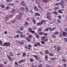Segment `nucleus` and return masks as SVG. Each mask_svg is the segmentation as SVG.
Wrapping results in <instances>:
<instances>
[{"mask_svg":"<svg viewBox=\"0 0 67 67\" xmlns=\"http://www.w3.org/2000/svg\"><path fill=\"white\" fill-rule=\"evenodd\" d=\"M45 20H41L40 23V22L38 23L37 24V26H41L44 23H45Z\"/></svg>","mask_w":67,"mask_h":67,"instance_id":"nucleus-1","label":"nucleus"},{"mask_svg":"<svg viewBox=\"0 0 67 67\" xmlns=\"http://www.w3.org/2000/svg\"><path fill=\"white\" fill-rule=\"evenodd\" d=\"M22 15V13H20L19 14V15H18L16 16V19H17L18 20H20L21 18V16Z\"/></svg>","mask_w":67,"mask_h":67,"instance_id":"nucleus-2","label":"nucleus"},{"mask_svg":"<svg viewBox=\"0 0 67 67\" xmlns=\"http://www.w3.org/2000/svg\"><path fill=\"white\" fill-rule=\"evenodd\" d=\"M45 38V36H42L41 38V40H42V41H45V42H47V41H48V40L47 39Z\"/></svg>","mask_w":67,"mask_h":67,"instance_id":"nucleus-3","label":"nucleus"},{"mask_svg":"<svg viewBox=\"0 0 67 67\" xmlns=\"http://www.w3.org/2000/svg\"><path fill=\"white\" fill-rule=\"evenodd\" d=\"M55 5L57 6V5H65V4H64V3H62L61 2H60V3H56L55 4Z\"/></svg>","mask_w":67,"mask_h":67,"instance_id":"nucleus-4","label":"nucleus"},{"mask_svg":"<svg viewBox=\"0 0 67 67\" xmlns=\"http://www.w3.org/2000/svg\"><path fill=\"white\" fill-rule=\"evenodd\" d=\"M16 32L17 33L19 34H20V35H22L23 34V32H22L21 31L19 30H16Z\"/></svg>","mask_w":67,"mask_h":67,"instance_id":"nucleus-5","label":"nucleus"},{"mask_svg":"<svg viewBox=\"0 0 67 67\" xmlns=\"http://www.w3.org/2000/svg\"><path fill=\"white\" fill-rule=\"evenodd\" d=\"M4 45H5V46H9V45H10V43L9 42L5 43H4Z\"/></svg>","mask_w":67,"mask_h":67,"instance_id":"nucleus-6","label":"nucleus"},{"mask_svg":"<svg viewBox=\"0 0 67 67\" xmlns=\"http://www.w3.org/2000/svg\"><path fill=\"white\" fill-rule=\"evenodd\" d=\"M64 10H65L64 9H63L61 10L60 9L58 10V13H59L63 14V11H64Z\"/></svg>","mask_w":67,"mask_h":67,"instance_id":"nucleus-7","label":"nucleus"},{"mask_svg":"<svg viewBox=\"0 0 67 67\" xmlns=\"http://www.w3.org/2000/svg\"><path fill=\"white\" fill-rule=\"evenodd\" d=\"M47 16V18L48 20H49L50 21H51V20H52V18H51V16L49 15H47L46 16Z\"/></svg>","mask_w":67,"mask_h":67,"instance_id":"nucleus-8","label":"nucleus"},{"mask_svg":"<svg viewBox=\"0 0 67 67\" xmlns=\"http://www.w3.org/2000/svg\"><path fill=\"white\" fill-rule=\"evenodd\" d=\"M29 30L30 32H31L32 33H35V31H32V29L31 28H29Z\"/></svg>","mask_w":67,"mask_h":67,"instance_id":"nucleus-9","label":"nucleus"},{"mask_svg":"<svg viewBox=\"0 0 67 67\" xmlns=\"http://www.w3.org/2000/svg\"><path fill=\"white\" fill-rule=\"evenodd\" d=\"M57 52H59L61 50V48L60 47H57Z\"/></svg>","mask_w":67,"mask_h":67,"instance_id":"nucleus-10","label":"nucleus"},{"mask_svg":"<svg viewBox=\"0 0 67 67\" xmlns=\"http://www.w3.org/2000/svg\"><path fill=\"white\" fill-rule=\"evenodd\" d=\"M24 29V27L23 26L20 27L19 28V30H20V31H23Z\"/></svg>","mask_w":67,"mask_h":67,"instance_id":"nucleus-11","label":"nucleus"},{"mask_svg":"<svg viewBox=\"0 0 67 67\" xmlns=\"http://www.w3.org/2000/svg\"><path fill=\"white\" fill-rule=\"evenodd\" d=\"M20 9L21 10L22 12H24V10H25V8L24 7H21L20 8Z\"/></svg>","mask_w":67,"mask_h":67,"instance_id":"nucleus-12","label":"nucleus"},{"mask_svg":"<svg viewBox=\"0 0 67 67\" xmlns=\"http://www.w3.org/2000/svg\"><path fill=\"white\" fill-rule=\"evenodd\" d=\"M40 15H40V14H38L37 13H35V14L34 15L35 16H40Z\"/></svg>","mask_w":67,"mask_h":67,"instance_id":"nucleus-13","label":"nucleus"},{"mask_svg":"<svg viewBox=\"0 0 67 67\" xmlns=\"http://www.w3.org/2000/svg\"><path fill=\"white\" fill-rule=\"evenodd\" d=\"M62 34L63 36H65L67 34V33H66V32H64L63 33H62Z\"/></svg>","mask_w":67,"mask_h":67,"instance_id":"nucleus-14","label":"nucleus"},{"mask_svg":"<svg viewBox=\"0 0 67 67\" xmlns=\"http://www.w3.org/2000/svg\"><path fill=\"white\" fill-rule=\"evenodd\" d=\"M33 56H34V57L37 60H38V59H39L37 57V55H33Z\"/></svg>","mask_w":67,"mask_h":67,"instance_id":"nucleus-15","label":"nucleus"},{"mask_svg":"<svg viewBox=\"0 0 67 67\" xmlns=\"http://www.w3.org/2000/svg\"><path fill=\"white\" fill-rule=\"evenodd\" d=\"M34 10H35V11H37V10H38V8H37V7H36V6H35L34 7Z\"/></svg>","mask_w":67,"mask_h":67,"instance_id":"nucleus-16","label":"nucleus"},{"mask_svg":"<svg viewBox=\"0 0 67 67\" xmlns=\"http://www.w3.org/2000/svg\"><path fill=\"white\" fill-rule=\"evenodd\" d=\"M51 59V60H55L57 59V58L55 57L52 58Z\"/></svg>","mask_w":67,"mask_h":67,"instance_id":"nucleus-17","label":"nucleus"},{"mask_svg":"<svg viewBox=\"0 0 67 67\" xmlns=\"http://www.w3.org/2000/svg\"><path fill=\"white\" fill-rule=\"evenodd\" d=\"M44 53H45V54H49V53L48 52V50H46L44 51Z\"/></svg>","mask_w":67,"mask_h":67,"instance_id":"nucleus-18","label":"nucleus"},{"mask_svg":"<svg viewBox=\"0 0 67 67\" xmlns=\"http://www.w3.org/2000/svg\"><path fill=\"white\" fill-rule=\"evenodd\" d=\"M20 38H23V37H25V35H20Z\"/></svg>","mask_w":67,"mask_h":67,"instance_id":"nucleus-19","label":"nucleus"},{"mask_svg":"<svg viewBox=\"0 0 67 67\" xmlns=\"http://www.w3.org/2000/svg\"><path fill=\"white\" fill-rule=\"evenodd\" d=\"M26 40L28 42H31V40H30V39L28 37H27L26 38Z\"/></svg>","mask_w":67,"mask_h":67,"instance_id":"nucleus-20","label":"nucleus"},{"mask_svg":"<svg viewBox=\"0 0 67 67\" xmlns=\"http://www.w3.org/2000/svg\"><path fill=\"white\" fill-rule=\"evenodd\" d=\"M7 57L10 60H12L11 58L9 55L7 56Z\"/></svg>","mask_w":67,"mask_h":67,"instance_id":"nucleus-21","label":"nucleus"},{"mask_svg":"<svg viewBox=\"0 0 67 67\" xmlns=\"http://www.w3.org/2000/svg\"><path fill=\"white\" fill-rule=\"evenodd\" d=\"M45 58L46 60V61H47V60L48 59V56L47 55L45 56Z\"/></svg>","mask_w":67,"mask_h":67,"instance_id":"nucleus-22","label":"nucleus"},{"mask_svg":"<svg viewBox=\"0 0 67 67\" xmlns=\"http://www.w3.org/2000/svg\"><path fill=\"white\" fill-rule=\"evenodd\" d=\"M0 6L2 8V9H4V7H5L4 5H3L2 4H1Z\"/></svg>","mask_w":67,"mask_h":67,"instance_id":"nucleus-23","label":"nucleus"},{"mask_svg":"<svg viewBox=\"0 0 67 67\" xmlns=\"http://www.w3.org/2000/svg\"><path fill=\"white\" fill-rule=\"evenodd\" d=\"M32 21L34 23V24H36V21L35 20H34V19H33L32 20Z\"/></svg>","mask_w":67,"mask_h":67,"instance_id":"nucleus-24","label":"nucleus"},{"mask_svg":"<svg viewBox=\"0 0 67 67\" xmlns=\"http://www.w3.org/2000/svg\"><path fill=\"white\" fill-rule=\"evenodd\" d=\"M9 7L8 6H7L5 8V10H9Z\"/></svg>","mask_w":67,"mask_h":67,"instance_id":"nucleus-25","label":"nucleus"},{"mask_svg":"<svg viewBox=\"0 0 67 67\" xmlns=\"http://www.w3.org/2000/svg\"><path fill=\"white\" fill-rule=\"evenodd\" d=\"M38 34L39 35H42L43 34V32H40Z\"/></svg>","mask_w":67,"mask_h":67,"instance_id":"nucleus-26","label":"nucleus"},{"mask_svg":"<svg viewBox=\"0 0 67 67\" xmlns=\"http://www.w3.org/2000/svg\"><path fill=\"white\" fill-rule=\"evenodd\" d=\"M19 43L20 45H24V43L23 42H19Z\"/></svg>","mask_w":67,"mask_h":67,"instance_id":"nucleus-27","label":"nucleus"},{"mask_svg":"<svg viewBox=\"0 0 67 67\" xmlns=\"http://www.w3.org/2000/svg\"><path fill=\"white\" fill-rule=\"evenodd\" d=\"M7 2H11L12 1V0H5Z\"/></svg>","mask_w":67,"mask_h":67,"instance_id":"nucleus-28","label":"nucleus"},{"mask_svg":"<svg viewBox=\"0 0 67 67\" xmlns=\"http://www.w3.org/2000/svg\"><path fill=\"white\" fill-rule=\"evenodd\" d=\"M26 53H23V57H25V56H26Z\"/></svg>","mask_w":67,"mask_h":67,"instance_id":"nucleus-29","label":"nucleus"},{"mask_svg":"<svg viewBox=\"0 0 67 67\" xmlns=\"http://www.w3.org/2000/svg\"><path fill=\"white\" fill-rule=\"evenodd\" d=\"M54 14L55 15H57L58 14V12L54 11Z\"/></svg>","mask_w":67,"mask_h":67,"instance_id":"nucleus-30","label":"nucleus"},{"mask_svg":"<svg viewBox=\"0 0 67 67\" xmlns=\"http://www.w3.org/2000/svg\"><path fill=\"white\" fill-rule=\"evenodd\" d=\"M51 15V13H49V12H47L46 13V16L47 15Z\"/></svg>","mask_w":67,"mask_h":67,"instance_id":"nucleus-31","label":"nucleus"},{"mask_svg":"<svg viewBox=\"0 0 67 67\" xmlns=\"http://www.w3.org/2000/svg\"><path fill=\"white\" fill-rule=\"evenodd\" d=\"M20 37V36L19 35H17L16 36H14V37L15 38H18V37Z\"/></svg>","mask_w":67,"mask_h":67,"instance_id":"nucleus-32","label":"nucleus"},{"mask_svg":"<svg viewBox=\"0 0 67 67\" xmlns=\"http://www.w3.org/2000/svg\"><path fill=\"white\" fill-rule=\"evenodd\" d=\"M30 60L31 62H32L34 61V60L32 58H30Z\"/></svg>","mask_w":67,"mask_h":67,"instance_id":"nucleus-33","label":"nucleus"},{"mask_svg":"<svg viewBox=\"0 0 67 67\" xmlns=\"http://www.w3.org/2000/svg\"><path fill=\"white\" fill-rule=\"evenodd\" d=\"M59 34V31H57L54 32V34L58 35Z\"/></svg>","mask_w":67,"mask_h":67,"instance_id":"nucleus-34","label":"nucleus"},{"mask_svg":"<svg viewBox=\"0 0 67 67\" xmlns=\"http://www.w3.org/2000/svg\"><path fill=\"white\" fill-rule=\"evenodd\" d=\"M25 9L27 11H28V12L29 11V8H28V7H27L25 8Z\"/></svg>","mask_w":67,"mask_h":67,"instance_id":"nucleus-35","label":"nucleus"},{"mask_svg":"<svg viewBox=\"0 0 67 67\" xmlns=\"http://www.w3.org/2000/svg\"><path fill=\"white\" fill-rule=\"evenodd\" d=\"M32 37V35L31 34H30L29 36V38H31Z\"/></svg>","mask_w":67,"mask_h":67,"instance_id":"nucleus-36","label":"nucleus"},{"mask_svg":"<svg viewBox=\"0 0 67 67\" xmlns=\"http://www.w3.org/2000/svg\"><path fill=\"white\" fill-rule=\"evenodd\" d=\"M36 44L38 46H40L41 44L40 43V42H37Z\"/></svg>","mask_w":67,"mask_h":67,"instance_id":"nucleus-37","label":"nucleus"},{"mask_svg":"<svg viewBox=\"0 0 67 67\" xmlns=\"http://www.w3.org/2000/svg\"><path fill=\"white\" fill-rule=\"evenodd\" d=\"M48 30H49V28H47L45 29V31H48Z\"/></svg>","mask_w":67,"mask_h":67,"instance_id":"nucleus-38","label":"nucleus"},{"mask_svg":"<svg viewBox=\"0 0 67 67\" xmlns=\"http://www.w3.org/2000/svg\"><path fill=\"white\" fill-rule=\"evenodd\" d=\"M49 55L51 56H54V54L53 53H49Z\"/></svg>","mask_w":67,"mask_h":67,"instance_id":"nucleus-39","label":"nucleus"},{"mask_svg":"<svg viewBox=\"0 0 67 67\" xmlns=\"http://www.w3.org/2000/svg\"><path fill=\"white\" fill-rule=\"evenodd\" d=\"M25 25H28L29 23L27 21H26L25 23Z\"/></svg>","mask_w":67,"mask_h":67,"instance_id":"nucleus-40","label":"nucleus"},{"mask_svg":"<svg viewBox=\"0 0 67 67\" xmlns=\"http://www.w3.org/2000/svg\"><path fill=\"white\" fill-rule=\"evenodd\" d=\"M59 37H61L63 36V35L61 33H60L59 35Z\"/></svg>","mask_w":67,"mask_h":67,"instance_id":"nucleus-41","label":"nucleus"},{"mask_svg":"<svg viewBox=\"0 0 67 67\" xmlns=\"http://www.w3.org/2000/svg\"><path fill=\"white\" fill-rule=\"evenodd\" d=\"M64 39L65 40V42H67V38L64 37Z\"/></svg>","mask_w":67,"mask_h":67,"instance_id":"nucleus-42","label":"nucleus"},{"mask_svg":"<svg viewBox=\"0 0 67 67\" xmlns=\"http://www.w3.org/2000/svg\"><path fill=\"white\" fill-rule=\"evenodd\" d=\"M58 17L59 19H62V16H61V15H59L58 16Z\"/></svg>","mask_w":67,"mask_h":67,"instance_id":"nucleus-43","label":"nucleus"},{"mask_svg":"<svg viewBox=\"0 0 67 67\" xmlns=\"http://www.w3.org/2000/svg\"><path fill=\"white\" fill-rule=\"evenodd\" d=\"M0 45H2V41L1 40H0Z\"/></svg>","mask_w":67,"mask_h":67,"instance_id":"nucleus-44","label":"nucleus"},{"mask_svg":"<svg viewBox=\"0 0 67 67\" xmlns=\"http://www.w3.org/2000/svg\"><path fill=\"white\" fill-rule=\"evenodd\" d=\"M57 21L58 23H61L60 20L59 19L57 20Z\"/></svg>","mask_w":67,"mask_h":67,"instance_id":"nucleus-45","label":"nucleus"},{"mask_svg":"<svg viewBox=\"0 0 67 67\" xmlns=\"http://www.w3.org/2000/svg\"><path fill=\"white\" fill-rule=\"evenodd\" d=\"M62 61H63V62H66V59H65L64 58H63V59H62Z\"/></svg>","mask_w":67,"mask_h":67,"instance_id":"nucleus-46","label":"nucleus"},{"mask_svg":"<svg viewBox=\"0 0 67 67\" xmlns=\"http://www.w3.org/2000/svg\"><path fill=\"white\" fill-rule=\"evenodd\" d=\"M41 43L42 44H45V42L44 41H41Z\"/></svg>","mask_w":67,"mask_h":67,"instance_id":"nucleus-47","label":"nucleus"},{"mask_svg":"<svg viewBox=\"0 0 67 67\" xmlns=\"http://www.w3.org/2000/svg\"><path fill=\"white\" fill-rule=\"evenodd\" d=\"M13 15H10L9 16V18H11L12 17H13Z\"/></svg>","mask_w":67,"mask_h":67,"instance_id":"nucleus-48","label":"nucleus"},{"mask_svg":"<svg viewBox=\"0 0 67 67\" xmlns=\"http://www.w3.org/2000/svg\"><path fill=\"white\" fill-rule=\"evenodd\" d=\"M9 55L11 56V57H13V55L12 54H9Z\"/></svg>","mask_w":67,"mask_h":67,"instance_id":"nucleus-49","label":"nucleus"},{"mask_svg":"<svg viewBox=\"0 0 67 67\" xmlns=\"http://www.w3.org/2000/svg\"><path fill=\"white\" fill-rule=\"evenodd\" d=\"M50 31H53V30L52 29V28L50 27L49 28Z\"/></svg>","mask_w":67,"mask_h":67,"instance_id":"nucleus-50","label":"nucleus"},{"mask_svg":"<svg viewBox=\"0 0 67 67\" xmlns=\"http://www.w3.org/2000/svg\"><path fill=\"white\" fill-rule=\"evenodd\" d=\"M22 3H23V4H25V2L24 1L22 2H21V3H20V4H22Z\"/></svg>","mask_w":67,"mask_h":67,"instance_id":"nucleus-51","label":"nucleus"},{"mask_svg":"<svg viewBox=\"0 0 67 67\" xmlns=\"http://www.w3.org/2000/svg\"><path fill=\"white\" fill-rule=\"evenodd\" d=\"M35 36L37 37V38H38L39 37V36L38 35H35Z\"/></svg>","mask_w":67,"mask_h":67,"instance_id":"nucleus-52","label":"nucleus"},{"mask_svg":"<svg viewBox=\"0 0 67 67\" xmlns=\"http://www.w3.org/2000/svg\"><path fill=\"white\" fill-rule=\"evenodd\" d=\"M15 65H18V63L16 62H15Z\"/></svg>","mask_w":67,"mask_h":67,"instance_id":"nucleus-53","label":"nucleus"},{"mask_svg":"<svg viewBox=\"0 0 67 67\" xmlns=\"http://www.w3.org/2000/svg\"><path fill=\"white\" fill-rule=\"evenodd\" d=\"M43 35H44V36H47V33H45L43 34Z\"/></svg>","mask_w":67,"mask_h":67,"instance_id":"nucleus-54","label":"nucleus"},{"mask_svg":"<svg viewBox=\"0 0 67 67\" xmlns=\"http://www.w3.org/2000/svg\"><path fill=\"white\" fill-rule=\"evenodd\" d=\"M38 31H42V28H39L38 29Z\"/></svg>","mask_w":67,"mask_h":67,"instance_id":"nucleus-55","label":"nucleus"},{"mask_svg":"<svg viewBox=\"0 0 67 67\" xmlns=\"http://www.w3.org/2000/svg\"><path fill=\"white\" fill-rule=\"evenodd\" d=\"M58 8L57 7H55L54 10H57V9H58Z\"/></svg>","mask_w":67,"mask_h":67,"instance_id":"nucleus-56","label":"nucleus"},{"mask_svg":"<svg viewBox=\"0 0 67 67\" xmlns=\"http://www.w3.org/2000/svg\"><path fill=\"white\" fill-rule=\"evenodd\" d=\"M42 65L41 64H40V65H38V67H42Z\"/></svg>","mask_w":67,"mask_h":67,"instance_id":"nucleus-57","label":"nucleus"},{"mask_svg":"<svg viewBox=\"0 0 67 67\" xmlns=\"http://www.w3.org/2000/svg\"><path fill=\"white\" fill-rule=\"evenodd\" d=\"M30 13H33V12L32 10H30Z\"/></svg>","mask_w":67,"mask_h":67,"instance_id":"nucleus-58","label":"nucleus"},{"mask_svg":"<svg viewBox=\"0 0 67 67\" xmlns=\"http://www.w3.org/2000/svg\"><path fill=\"white\" fill-rule=\"evenodd\" d=\"M14 11H15V9H13L12 10V12L13 13L14 12Z\"/></svg>","mask_w":67,"mask_h":67,"instance_id":"nucleus-59","label":"nucleus"},{"mask_svg":"<svg viewBox=\"0 0 67 67\" xmlns=\"http://www.w3.org/2000/svg\"><path fill=\"white\" fill-rule=\"evenodd\" d=\"M65 67H67V65H66V64H64L63 65Z\"/></svg>","mask_w":67,"mask_h":67,"instance_id":"nucleus-60","label":"nucleus"},{"mask_svg":"<svg viewBox=\"0 0 67 67\" xmlns=\"http://www.w3.org/2000/svg\"><path fill=\"white\" fill-rule=\"evenodd\" d=\"M65 31H66V32H67V28H66L64 29Z\"/></svg>","mask_w":67,"mask_h":67,"instance_id":"nucleus-61","label":"nucleus"},{"mask_svg":"<svg viewBox=\"0 0 67 67\" xmlns=\"http://www.w3.org/2000/svg\"><path fill=\"white\" fill-rule=\"evenodd\" d=\"M27 21H30V18H27Z\"/></svg>","mask_w":67,"mask_h":67,"instance_id":"nucleus-62","label":"nucleus"},{"mask_svg":"<svg viewBox=\"0 0 67 67\" xmlns=\"http://www.w3.org/2000/svg\"><path fill=\"white\" fill-rule=\"evenodd\" d=\"M35 2L36 3H37H37L38 2V1H35Z\"/></svg>","mask_w":67,"mask_h":67,"instance_id":"nucleus-63","label":"nucleus"},{"mask_svg":"<svg viewBox=\"0 0 67 67\" xmlns=\"http://www.w3.org/2000/svg\"><path fill=\"white\" fill-rule=\"evenodd\" d=\"M0 67H3V64L0 65Z\"/></svg>","mask_w":67,"mask_h":67,"instance_id":"nucleus-64","label":"nucleus"}]
</instances>
